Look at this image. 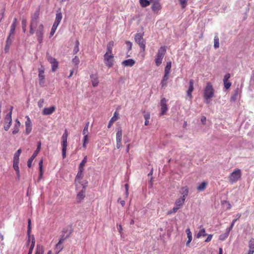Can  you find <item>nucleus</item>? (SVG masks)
<instances>
[{
	"mask_svg": "<svg viewBox=\"0 0 254 254\" xmlns=\"http://www.w3.org/2000/svg\"><path fill=\"white\" fill-rule=\"evenodd\" d=\"M122 139V130L121 128H118L116 133L117 142H121Z\"/></svg>",
	"mask_w": 254,
	"mask_h": 254,
	"instance_id": "nucleus-30",
	"label": "nucleus"
},
{
	"mask_svg": "<svg viewBox=\"0 0 254 254\" xmlns=\"http://www.w3.org/2000/svg\"><path fill=\"white\" fill-rule=\"evenodd\" d=\"M84 166L79 165V167H78V172L83 173V172L84 171Z\"/></svg>",
	"mask_w": 254,
	"mask_h": 254,
	"instance_id": "nucleus-60",
	"label": "nucleus"
},
{
	"mask_svg": "<svg viewBox=\"0 0 254 254\" xmlns=\"http://www.w3.org/2000/svg\"><path fill=\"white\" fill-rule=\"evenodd\" d=\"M206 234L205 233V230L204 229H201L199 232L198 233V234H197V238H199L201 236H205Z\"/></svg>",
	"mask_w": 254,
	"mask_h": 254,
	"instance_id": "nucleus-45",
	"label": "nucleus"
},
{
	"mask_svg": "<svg viewBox=\"0 0 254 254\" xmlns=\"http://www.w3.org/2000/svg\"><path fill=\"white\" fill-rule=\"evenodd\" d=\"M214 47L216 49L219 47V39L217 35H215L214 37Z\"/></svg>",
	"mask_w": 254,
	"mask_h": 254,
	"instance_id": "nucleus-33",
	"label": "nucleus"
},
{
	"mask_svg": "<svg viewBox=\"0 0 254 254\" xmlns=\"http://www.w3.org/2000/svg\"><path fill=\"white\" fill-rule=\"evenodd\" d=\"M249 251L248 254H254V239H252L249 241Z\"/></svg>",
	"mask_w": 254,
	"mask_h": 254,
	"instance_id": "nucleus-24",
	"label": "nucleus"
},
{
	"mask_svg": "<svg viewBox=\"0 0 254 254\" xmlns=\"http://www.w3.org/2000/svg\"><path fill=\"white\" fill-rule=\"evenodd\" d=\"M89 126V122H88L86 123L85 127H84L83 130L82 131L83 134H88V127Z\"/></svg>",
	"mask_w": 254,
	"mask_h": 254,
	"instance_id": "nucleus-39",
	"label": "nucleus"
},
{
	"mask_svg": "<svg viewBox=\"0 0 254 254\" xmlns=\"http://www.w3.org/2000/svg\"><path fill=\"white\" fill-rule=\"evenodd\" d=\"M21 24H22V28L23 31L24 33H25L26 32V27H27L26 19H24V18L22 19Z\"/></svg>",
	"mask_w": 254,
	"mask_h": 254,
	"instance_id": "nucleus-41",
	"label": "nucleus"
},
{
	"mask_svg": "<svg viewBox=\"0 0 254 254\" xmlns=\"http://www.w3.org/2000/svg\"><path fill=\"white\" fill-rule=\"evenodd\" d=\"M84 135L83 142L88 143V134H83Z\"/></svg>",
	"mask_w": 254,
	"mask_h": 254,
	"instance_id": "nucleus-54",
	"label": "nucleus"
},
{
	"mask_svg": "<svg viewBox=\"0 0 254 254\" xmlns=\"http://www.w3.org/2000/svg\"><path fill=\"white\" fill-rule=\"evenodd\" d=\"M114 45V42L113 41H110L109 42L107 46V52L106 53L113 54L112 50Z\"/></svg>",
	"mask_w": 254,
	"mask_h": 254,
	"instance_id": "nucleus-29",
	"label": "nucleus"
},
{
	"mask_svg": "<svg viewBox=\"0 0 254 254\" xmlns=\"http://www.w3.org/2000/svg\"><path fill=\"white\" fill-rule=\"evenodd\" d=\"M180 193L181 194V197L186 198L189 193V188L188 187H183L181 188Z\"/></svg>",
	"mask_w": 254,
	"mask_h": 254,
	"instance_id": "nucleus-16",
	"label": "nucleus"
},
{
	"mask_svg": "<svg viewBox=\"0 0 254 254\" xmlns=\"http://www.w3.org/2000/svg\"><path fill=\"white\" fill-rule=\"evenodd\" d=\"M118 118V114L117 112H115L113 117L110 119L109 123L108 125V127L110 128L113 123L117 120Z\"/></svg>",
	"mask_w": 254,
	"mask_h": 254,
	"instance_id": "nucleus-26",
	"label": "nucleus"
},
{
	"mask_svg": "<svg viewBox=\"0 0 254 254\" xmlns=\"http://www.w3.org/2000/svg\"><path fill=\"white\" fill-rule=\"evenodd\" d=\"M153 3L152 5V9L155 13H158L161 8V5L158 1L152 2Z\"/></svg>",
	"mask_w": 254,
	"mask_h": 254,
	"instance_id": "nucleus-15",
	"label": "nucleus"
},
{
	"mask_svg": "<svg viewBox=\"0 0 254 254\" xmlns=\"http://www.w3.org/2000/svg\"><path fill=\"white\" fill-rule=\"evenodd\" d=\"M187 237L188 238V240L186 243V245L187 246H189L190 245V243L191 242L192 240V236L191 234L187 235Z\"/></svg>",
	"mask_w": 254,
	"mask_h": 254,
	"instance_id": "nucleus-51",
	"label": "nucleus"
},
{
	"mask_svg": "<svg viewBox=\"0 0 254 254\" xmlns=\"http://www.w3.org/2000/svg\"><path fill=\"white\" fill-rule=\"evenodd\" d=\"M79 42L78 40H76L75 42V45L73 50V55H75L76 54H77L78 52V51L79 50Z\"/></svg>",
	"mask_w": 254,
	"mask_h": 254,
	"instance_id": "nucleus-35",
	"label": "nucleus"
},
{
	"mask_svg": "<svg viewBox=\"0 0 254 254\" xmlns=\"http://www.w3.org/2000/svg\"><path fill=\"white\" fill-rule=\"evenodd\" d=\"M83 173L78 172V173L76 175V176L75 177V184L76 185H77L78 183L81 184V181L83 178Z\"/></svg>",
	"mask_w": 254,
	"mask_h": 254,
	"instance_id": "nucleus-25",
	"label": "nucleus"
},
{
	"mask_svg": "<svg viewBox=\"0 0 254 254\" xmlns=\"http://www.w3.org/2000/svg\"><path fill=\"white\" fill-rule=\"evenodd\" d=\"M169 74L164 73V76L161 82L162 88H165L167 85V81L169 79Z\"/></svg>",
	"mask_w": 254,
	"mask_h": 254,
	"instance_id": "nucleus-21",
	"label": "nucleus"
},
{
	"mask_svg": "<svg viewBox=\"0 0 254 254\" xmlns=\"http://www.w3.org/2000/svg\"><path fill=\"white\" fill-rule=\"evenodd\" d=\"M39 21V12L36 11L32 16L30 25L29 32L31 35H33L34 32L37 37L38 41L40 44L42 43L43 36L44 34V26L42 24H40L37 29L35 30L37 26Z\"/></svg>",
	"mask_w": 254,
	"mask_h": 254,
	"instance_id": "nucleus-1",
	"label": "nucleus"
},
{
	"mask_svg": "<svg viewBox=\"0 0 254 254\" xmlns=\"http://www.w3.org/2000/svg\"><path fill=\"white\" fill-rule=\"evenodd\" d=\"M58 26L53 25V26L51 29V31L50 32V37L52 36L55 33L56 29Z\"/></svg>",
	"mask_w": 254,
	"mask_h": 254,
	"instance_id": "nucleus-49",
	"label": "nucleus"
},
{
	"mask_svg": "<svg viewBox=\"0 0 254 254\" xmlns=\"http://www.w3.org/2000/svg\"><path fill=\"white\" fill-rule=\"evenodd\" d=\"M166 52V49L165 46H161L158 50L155 60V62L157 66H159L161 64Z\"/></svg>",
	"mask_w": 254,
	"mask_h": 254,
	"instance_id": "nucleus-3",
	"label": "nucleus"
},
{
	"mask_svg": "<svg viewBox=\"0 0 254 254\" xmlns=\"http://www.w3.org/2000/svg\"><path fill=\"white\" fill-rule=\"evenodd\" d=\"M39 83L40 85L43 84L44 83V79H45V75H44V71L43 69H39Z\"/></svg>",
	"mask_w": 254,
	"mask_h": 254,
	"instance_id": "nucleus-17",
	"label": "nucleus"
},
{
	"mask_svg": "<svg viewBox=\"0 0 254 254\" xmlns=\"http://www.w3.org/2000/svg\"><path fill=\"white\" fill-rule=\"evenodd\" d=\"M134 64L135 61L131 59L124 61L122 62V64L125 66H132Z\"/></svg>",
	"mask_w": 254,
	"mask_h": 254,
	"instance_id": "nucleus-23",
	"label": "nucleus"
},
{
	"mask_svg": "<svg viewBox=\"0 0 254 254\" xmlns=\"http://www.w3.org/2000/svg\"><path fill=\"white\" fill-rule=\"evenodd\" d=\"M125 189H126V197H127L128 195L129 185L127 184H126L125 185Z\"/></svg>",
	"mask_w": 254,
	"mask_h": 254,
	"instance_id": "nucleus-52",
	"label": "nucleus"
},
{
	"mask_svg": "<svg viewBox=\"0 0 254 254\" xmlns=\"http://www.w3.org/2000/svg\"><path fill=\"white\" fill-rule=\"evenodd\" d=\"M43 104H44V100L43 99H40L38 102V105L39 108H42L43 106Z\"/></svg>",
	"mask_w": 254,
	"mask_h": 254,
	"instance_id": "nucleus-55",
	"label": "nucleus"
},
{
	"mask_svg": "<svg viewBox=\"0 0 254 254\" xmlns=\"http://www.w3.org/2000/svg\"><path fill=\"white\" fill-rule=\"evenodd\" d=\"M18 164L19 163H13V167L16 172L17 179L20 180V176Z\"/></svg>",
	"mask_w": 254,
	"mask_h": 254,
	"instance_id": "nucleus-27",
	"label": "nucleus"
},
{
	"mask_svg": "<svg viewBox=\"0 0 254 254\" xmlns=\"http://www.w3.org/2000/svg\"><path fill=\"white\" fill-rule=\"evenodd\" d=\"M230 74L227 73L225 75L223 79V81H228V79L230 78Z\"/></svg>",
	"mask_w": 254,
	"mask_h": 254,
	"instance_id": "nucleus-56",
	"label": "nucleus"
},
{
	"mask_svg": "<svg viewBox=\"0 0 254 254\" xmlns=\"http://www.w3.org/2000/svg\"><path fill=\"white\" fill-rule=\"evenodd\" d=\"M43 160H41L39 162V170H43Z\"/></svg>",
	"mask_w": 254,
	"mask_h": 254,
	"instance_id": "nucleus-59",
	"label": "nucleus"
},
{
	"mask_svg": "<svg viewBox=\"0 0 254 254\" xmlns=\"http://www.w3.org/2000/svg\"><path fill=\"white\" fill-rule=\"evenodd\" d=\"M214 90L212 84L208 82L204 88L203 97L206 103H209L211 99L214 96Z\"/></svg>",
	"mask_w": 254,
	"mask_h": 254,
	"instance_id": "nucleus-2",
	"label": "nucleus"
},
{
	"mask_svg": "<svg viewBox=\"0 0 254 254\" xmlns=\"http://www.w3.org/2000/svg\"><path fill=\"white\" fill-rule=\"evenodd\" d=\"M31 223H28V230H27V235L28 236V243H29L31 240V243L30 245V247L29 250L28 254H32L33 250L35 246V240L34 238V237L33 235L30 236V234L31 233Z\"/></svg>",
	"mask_w": 254,
	"mask_h": 254,
	"instance_id": "nucleus-6",
	"label": "nucleus"
},
{
	"mask_svg": "<svg viewBox=\"0 0 254 254\" xmlns=\"http://www.w3.org/2000/svg\"><path fill=\"white\" fill-rule=\"evenodd\" d=\"M68 132L66 129L64 130V133L63 134L62 136V142L64 141H67V137H68Z\"/></svg>",
	"mask_w": 254,
	"mask_h": 254,
	"instance_id": "nucleus-42",
	"label": "nucleus"
},
{
	"mask_svg": "<svg viewBox=\"0 0 254 254\" xmlns=\"http://www.w3.org/2000/svg\"><path fill=\"white\" fill-rule=\"evenodd\" d=\"M126 44L128 47V50H130L132 47V43L130 42L127 41L126 42Z\"/></svg>",
	"mask_w": 254,
	"mask_h": 254,
	"instance_id": "nucleus-57",
	"label": "nucleus"
},
{
	"mask_svg": "<svg viewBox=\"0 0 254 254\" xmlns=\"http://www.w3.org/2000/svg\"><path fill=\"white\" fill-rule=\"evenodd\" d=\"M212 235H209L207 238H206V239L205 240V242H210L211 239H212Z\"/></svg>",
	"mask_w": 254,
	"mask_h": 254,
	"instance_id": "nucleus-61",
	"label": "nucleus"
},
{
	"mask_svg": "<svg viewBox=\"0 0 254 254\" xmlns=\"http://www.w3.org/2000/svg\"><path fill=\"white\" fill-rule=\"evenodd\" d=\"M6 43V47H9L12 43V40L10 39V36H9V35L7 38Z\"/></svg>",
	"mask_w": 254,
	"mask_h": 254,
	"instance_id": "nucleus-50",
	"label": "nucleus"
},
{
	"mask_svg": "<svg viewBox=\"0 0 254 254\" xmlns=\"http://www.w3.org/2000/svg\"><path fill=\"white\" fill-rule=\"evenodd\" d=\"M239 91L238 88H237L234 90L230 98V101L235 102V101H236L239 94Z\"/></svg>",
	"mask_w": 254,
	"mask_h": 254,
	"instance_id": "nucleus-28",
	"label": "nucleus"
},
{
	"mask_svg": "<svg viewBox=\"0 0 254 254\" xmlns=\"http://www.w3.org/2000/svg\"><path fill=\"white\" fill-rule=\"evenodd\" d=\"M27 121L25 122V132L27 134H29L32 130V123L30 118L27 116Z\"/></svg>",
	"mask_w": 254,
	"mask_h": 254,
	"instance_id": "nucleus-13",
	"label": "nucleus"
},
{
	"mask_svg": "<svg viewBox=\"0 0 254 254\" xmlns=\"http://www.w3.org/2000/svg\"><path fill=\"white\" fill-rule=\"evenodd\" d=\"M90 78L93 86H97L99 83L98 78L97 75L96 74H92L90 75Z\"/></svg>",
	"mask_w": 254,
	"mask_h": 254,
	"instance_id": "nucleus-19",
	"label": "nucleus"
},
{
	"mask_svg": "<svg viewBox=\"0 0 254 254\" xmlns=\"http://www.w3.org/2000/svg\"><path fill=\"white\" fill-rule=\"evenodd\" d=\"M70 234V232H69V233L67 235V236L65 237L64 236H62L60 240H59L58 244L56 245L55 247V251H56L57 254H59L64 248V246L62 245V244L64 243V240L69 237V235Z\"/></svg>",
	"mask_w": 254,
	"mask_h": 254,
	"instance_id": "nucleus-10",
	"label": "nucleus"
},
{
	"mask_svg": "<svg viewBox=\"0 0 254 254\" xmlns=\"http://www.w3.org/2000/svg\"><path fill=\"white\" fill-rule=\"evenodd\" d=\"M16 25L17 19L16 18H14L13 19V21L10 26V30L9 34V36H11V35L14 34Z\"/></svg>",
	"mask_w": 254,
	"mask_h": 254,
	"instance_id": "nucleus-22",
	"label": "nucleus"
},
{
	"mask_svg": "<svg viewBox=\"0 0 254 254\" xmlns=\"http://www.w3.org/2000/svg\"><path fill=\"white\" fill-rule=\"evenodd\" d=\"M193 80L190 79L189 82V88L187 91V96L190 98H192L191 93L193 90Z\"/></svg>",
	"mask_w": 254,
	"mask_h": 254,
	"instance_id": "nucleus-18",
	"label": "nucleus"
},
{
	"mask_svg": "<svg viewBox=\"0 0 254 254\" xmlns=\"http://www.w3.org/2000/svg\"><path fill=\"white\" fill-rule=\"evenodd\" d=\"M114 57L113 54L105 53L104 55V63L109 68L112 67L114 65Z\"/></svg>",
	"mask_w": 254,
	"mask_h": 254,
	"instance_id": "nucleus-7",
	"label": "nucleus"
},
{
	"mask_svg": "<svg viewBox=\"0 0 254 254\" xmlns=\"http://www.w3.org/2000/svg\"><path fill=\"white\" fill-rule=\"evenodd\" d=\"M242 173L239 169H235L229 177V181L233 184L237 182L241 177Z\"/></svg>",
	"mask_w": 254,
	"mask_h": 254,
	"instance_id": "nucleus-4",
	"label": "nucleus"
},
{
	"mask_svg": "<svg viewBox=\"0 0 254 254\" xmlns=\"http://www.w3.org/2000/svg\"><path fill=\"white\" fill-rule=\"evenodd\" d=\"M62 155L63 158H64L66 156V147L67 146V141H64L62 142Z\"/></svg>",
	"mask_w": 254,
	"mask_h": 254,
	"instance_id": "nucleus-31",
	"label": "nucleus"
},
{
	"mask_svg": "<svg viewBox=\"0 0 254 254\" xmlns=\"http://www.w3.org/2000/svg\"><path fill=\"white\" fill-rule=\"evenodd\" d=\"M56 107L53 106L49 108H45L43 109V114L44 115H50L56 111Z\"/></svg>",
	"mask_w": 254,
	"mask_h": 254,
	"instance_id": "nucleus-14",
	"label": "nucleus"
},
{
	"mask_svg": "<svg viewBox=\"0 0 254 254\" xmlns=\"http://www.w3.org/2000/svg\"><path fill=\"white\" fill-rule=\"evenodd\" d=\"M184 198L180 197L179 198L177 199L175 203V206L173 208L172 210L169 211L167 212L168 214H171L173 213H176L180 208H181L185 201Z\"/></svg>",
	"mask_w": 254,
	"mask_h": 254,
	"instance_id": "nucleus-5",
	"label": "nucleus"
},
{
	"mask_svg": "<svg viewBox=\"0 0 254 254\" xmlns=\"http://www.w3.org/2000/svg\"><path fill=\"white\" fill-rule=\"evenodd\" d=\"M166 102H167V100L164 98L161 100V101H160L161 114L162 115L165 114L167 111L168 110V108H167V105Z\"/></svg>",
	"mask_w": 254,
	"mask_h": 254,
	"instance_id": "nucleus-12",
	"label": "nucleus"
},
{
	"mask_svg": "<svg viewBox=\"0 0 254 254\" xmlns=\"http://www.w3.org/2000/svg\"><path fill=\"white\" fill-rule=\"evenodd\" d=\"M224 85L226 89H228L231 86V83L229 81H223Z\"/></svg>",
	"mask_w": 254,
	"mask_h": 254,
	"instance_id": "nucleus-46",
	"label": "nucleus"
},
{
	"mask_svg": "<svg viewBox=\"0 0 254 254\" xmlns=\"http://www.w3.org/2000/svg\"><path fill=\"white\" fill-rule=\"evenodd\" d=\"M201 121L203 125H205L206 122V118L205 117H202L201 119Z\"/></svg>",
	"mask_w": 254,
	"mask_h": 254,
	"instance_id": "nucleus-63",
	"label": "nucleus"
},
{
	"mask_svg": "<svg viewBox=\"0 0 254 254\" xmlns=\"http://www.w3.org/2000/svg\"><path fill=\"white\" fill-rule=\"evenodd\" d=\"M87 156H86L84 157V159H83V160L81 161V162L80 163L79 165L84 166L86 163L87 162Z\"/></svg>",
	"mask_w": 254,
	"mask_h": 254,
	"instance_id": "nucleus-53",
	"label": "nucleus"
},
{
	"mask_svg": "<svg viewBox=\"0 0 254 254\" xmlns=\"http://www.w3.org/2000/svg\"><path fill=\"white\" fill-rule=\"evenodd\" d=\"M85 197V195L84 194V192L83 190L79 192L77 195V198L80 201L82 200Z\"/></svg>",
	"mask_w": 254,
	"mask_h": 254,
	"instance_id": "nucleus-40",
	"label": "nucleus"
},
{
	"mask_svg": "<svg viewBox=\"0 0 254 254\" xmlns=\"http://www.w3.org/2000/svg\"><path fill=\"white\" fill-rule=\"evenodd\" d=\"M19 156L17 153H15L13 156V163H19Z\"/></svg>",
	"mask_w": 254,
	"mask_h": 254,
	"instance_id": "nucleus-43",
	"label": "nucleus"
},
{
	"mask_svg": "<svg viewBox=\"0 0 254 254\" xmlns=\"http://www.w3.org/2000/svg\"><path fill=\"white\" fill-rule=\"evenodd\" d=\"M15 124L13 127L12 133L15 134L19 131V128L21 125V124L18 120L16 119L15 121Z\"/></svg>",
	"mask_w": 254,
	"mask_h": 254,
	"instance_id": "nucleus-20",
	"label": "nucleus"
},
{
	"mask_svg": "<svg viewBox=\"0 0 254 254\" xmlns=\"http://www.w3.org/2000/svg\"><path fill=\"white\" fill-rule=\"evenodd\" d=\"M72 62L73 64L75 66V67L77 68L78 67V64L80 63L79 58L77 56H75L74 58L72 60Z\"/></svg>",
	"mask_w": 254,
	"mask_h": 254,
	"instance_id": "nucleus-34",
	"label": "nucleus"
},
{
	"mask_svg": "<svg viewBox=\"0 0 254 254\" xmlns=\"http://www.w3.org/2000/svg\"><path fill=\"white\" fill-rule=\"evenodd\" d=\"M41 142H39L37 145V149L34 151L32 156L28 159L27 162V166L29 168H30L32 166V163L34 158L37 156L39 151L41 149Z\"/></svg>",
	"mask_w": 254,
	"mask_h": 254,
	"instance_id": "nucleus-11",
	"label": "nucleus"
},
{
	"mask_svg": "<svg viewBox=\"0 0 254 254\" xmlns=\"http://www.w3.org/2000/svg\"><path fill=\"white\" fill-rule=\"evenodd\" d=\"M206 183L205 182H202L197 187V189L199 191H202L206 187Z\"/></svg>",
	"mask_w": 254,
	"mask_h": 254,
	"instance_id": "nucleus-38",
	"label": "nucleus"
},
{
	"mask_svg": "<svg viewBox=\"0 0 254 254\" xmlns=\"http://www.w3.org/2000/svg\"><path fill=\"white\" fill-rule=\"evenodd\" d=\"M7 123L8 124L7 125L4 126V129L6 131H7L9 129L11 125V123H9V122H7Z\"/></svg>",
	"mask_w": 254,
	"mask_h": 254,
	"instance_id": "nucleus-58",
	"label": "nucleus"
},
{
	"mask_svg": "<svg viewBox=\"0 0 254 254\" xmlns=\"http://www.w3.org/2000/svg\"><path fill=\"white\" fill-rule=\"evenodd\" d=\"M182 8H185L187 4L188 0H179Z\"/></svg>",
	"mask_w": 254,
	"mask_h": 254,
	"instance_id": "nucleus-48",
	"label": "nucleus"
},
{
	"mask_svg": "<svg viewBox=\"0 0 254 254\" xmlns=\"http://www.w3.org/2000/svg\"><path fill=\"white\" fill-rule=\"evenodd\" d=\"M139 2L142 7H146L151 3L149 0H139Z\"/></svg>",
	"mask_w": 254,
	"mask_h": 254,
	"instance_id": "nucleus-36",
	"label": "nucleus"
},
{
	"mask_svg": "<svg viewBox=\"0 0 254 254\" xmlns=\"http://www.w3.org/2000/svg\"><path fill=\"white\" fill-rule=\"evenodd\" d=\"M172 63L171 61H169L167 63V64L165 67L164 73L170 74L171 68Z\"/></svg>",
	"mask_w": 254,
	"mask_h": 254,
	"instance_id": "nucleus-32",
	"label": "nucleus"
},
{
	"mask_svg": "<svg viewBox=\"0 0 254 254\" xmlns=\"http://www.w3.org/2000/svg\"><path fill=\"white\" fill-rule=\"evenodd\" d=\"M46 57L48 61L51 64L52 71L55 72L58 67V62L55 58L52 57L49 53H47Z\"/></svg>",
	"mask_w": 254,
	"mask_h": 254,
	"instance_id": "nucleus-9",
	"label": "nucleus"
},
{
	"mask_svg": "<svg viewBox=\"0 0 254 254\" xmlns=\"http://www.w3.org/2000/svg\"><path fill=\"white\" fill-rule=\"evenodd\" d=\"M5 120L7 122H9V123H12V115H11V113H8L6 115Z\"/></svg>",
	"mask_w": 254,
	"mask_h": 254,
	"instance_id": "nucleus-44",
	"label": "nucleus"
},
{
	"mask_svg": "<svg viewBox=\"0 0 254 254\" xmlns=\"http://www.w3.org/2000/svg\"><path fill=\"white\" fill-rule=\"evenodd\" d=\"M60 23V22H59V21L56 20L55 19L53 25H55V26H58Z\"/></svg>",
	"mask_w": 254,
	"mask_h": 254,
	"instance_id": "nucleus-64",
	"label": "nucleus"
},
{
	"mask_svg": "<svg viewBox=\"0 0 254 254\" xmlns=\"http://www.w3.org/2000/svg\"><path fill=\"white\" fill-rule=\"evenodd\" d=\"M117 227H118L117 228L118 229V231H119V233L120 234H121L122 232V230H123L122 227L121 225H119L117 226Z\"/></svg>",
	"mask_w": 254,
	"mask_h": 254,
	"instance_id": "nucleus-62",
	"label": "nucleus"
},
{
	"mask_svg": "<svg viewBox=\"0 0 254 254\" xmlns=\"http://www.w3.org/2000/svg\"><path fill=\"white\" fill-rule=\"evenodd\" d=\"M62 17H63V16H62V13L58 12L56 14V16L55 19L61 22Z\"/></svg>",
	"mask_w": 254,
	"mask_h": 254,
	"instance_id": "nucleus-47",
	"label": "nucleus"
},
{
	"mask_svg": "<svg viewBox=\"0 0 254 254\" xmlns=\"http://www.w3.org/2000/svg\"><path fill=\"white\" fill-rule=\"evenodd\" d=\"M144 119H145L144 125L145 126H148L149 125V120L150 119V113H148V112L146 113L144 115Z\"/></svg>",
	"mask_w": 254,
	"mask_h": 254,
	"instance_id": "nucleus-37",
	"label": "nucleus"
},
{
	"mask_svg": "<svg viewBox=\"0 0 254 254\" xmlns=\"http://www.w3.org/2000/svg\"><path fill=\"white\" fill-rule=\"evenodd\" d=\"M134 40L143 51L145 49V42L143 38V35L140 33H136L134 37Z\"/></svg>",
	"mask_w": 254,
	"mask_h": 254,
	"instance_id": "nucleus-8",
	"label": "nucleus"
}]
</instances>
